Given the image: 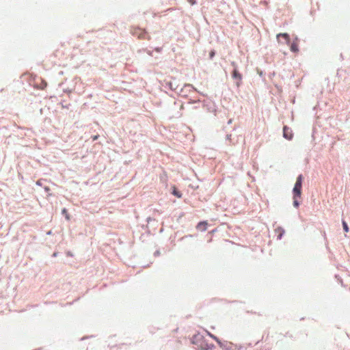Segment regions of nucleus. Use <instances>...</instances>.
<instances>
[{
	"label": "nucleus",
	"instance_id": "obj_4",
	"mask_svg": "<svg viewBox=\"0 0 350 350\" xmlns=\"http://www.w3.org/2000/svg\"><path fill=\"white\" fill-rule=\"evenodd\" d=\"M218 345L224 350H233L232 348V343L228 342V341L222 342L221 340H219Z\"/></svg>",
	"mask_w": 350,
	"mask_h": 350
},
{
	"label": "nucleus",
	"instance_id": "obj_22",
	"mask_svg": "<svg viewBox=\"0 0 350 350\" xmlns=\"http://www.w3.org/2000/svg\"><path fill=\"white\" fill-rule=\"evenodd\" d=\"M214 55H215V52H214V51H211V52L210 53V57H211V58H212Z\"/></svg>",
	"mask_w": 350,
	"mask_h": 350
},
{
	"label": "nucleus",
	"instance_id": "obj_28",
	"mask_svg": "<svg viewBox=\"0 0 350 350\" xmlns=\"http://www.w3.org/2000/svg\"><path fill=\"white\" fill-rule=\"evenodd\" d=\"M176 90V89H172V88L169 89V90H170V92H174V90Z\"/></svg>",
	"mask_w": 350,
	"mask_h": 350
},
{
	"label": "nucleus",
	"instance_id": "obj_17",
	"mask_svg": "<svg viewBox=\"0 0 350 350\" xmlns=\"http://www.w3.org/2000/svg\"><path fill=\"white\" fill-rule=\"evenodd\" d=\"M201 339H202V336H200V335H199V334H198V335H195V336H193V340H201ZM192 342H193V343H196V342H194V340H193V341H192Z\"/></svg>",
	"mask_w": 350,
	"mask_h": 350
},
{
	"label": "nucleus",
	"instance_id": "obj_18",
	"mask_svg": "<svg viewBox=\"0 0 350 350\" xmlns=\"http://www.w3.org/2000/svg\"><path fill=\"white\" fill-rule=\"evenodd\" d=\"M98 137H99V135H96L92 136V141H96V140H97V139H98Z\"/></svg>",
	"mask_w": 350,
	"mask_h": 350
},
{
	"label": "nucleus",
	"instance_id": "obj_2",
	"mask_svg": "<svg viewBox=\"0 0 350 350\" xmlns=\"http://www.w3.org/2000/svg\"><path fill=\"white\" fill-rule=\"evenodd\" d=\"M132 34L137 36L139 39H149V36L145 29L139 27H133L132 29Z\"/></svg>",
	"mask_w": 350,
	"mask_h": 350
},
{
	"label": "nucleus",
	"instance_id": "obj_29",
	"mask_svg": "<svg viewBox=\"0 0 350 350\" xmlns=\"http://www.w3.org/2000/svg\"><path fill=\"white\" fill-rule=\"evenodd\" d=\"M180 92H184V89L183 88L180 89Z\"/></svg>",
	"mask_w": 350,
	"mask_h": 350
},
{
	"label": "nucleus",
	"instance_id": "obj_15",
	"mask_svg": "<svg viewBox=\"0 0 350 350\" xmlns=\"http://www.w3.org/2000/svg\"><path fill=\"white\" fill-rule=\"evenodd\" d=\"M342 228H343V230H344L345 232H349V226H348L347 223L345 220H342Z\"/></svg>",
	"mask_w": 350,
	"mask_h": 350
},
{
	"label": "nucleus",
	"instance_id": "obj_11",
	"mask_svg": "<svg viewBox=\"0 0 350 350\" xmlns=\"http://www.w3.org/2000/svg\"><path fill=\"white\" fill-rule=\"evenodd\" d=\"M62 214L65 217V218L67 221L70 220V216L68 212V210L66 208H64L62 210Z\"/></svg>",
	"mask_w": 350,
	"mask_h": 350
},
{
	"label": "nucleus",
	"instance_id": "obj_26",
	"mask_svg": "<svg viewBox=\"0 0 350 350\" xmlns=\"http://www.w3.org/2000/svg\"><path fill=\"white\" fill-rule=\"evenodd\" d=\"M152 219L151 217H148L147 218V221L149 222L150 221H151Z\"/></svg>",
	"mask_w": 350,
	"mask_h": 350
},
{
	"label": "nucleus",
	"instance_id": "obj_8",
	"mask_svg": "<svg viewBox=\"0 0 350 350\" xmlns=\"http://www.w3.org/2000/svg\"><path fill=\"white\" fill-rule=\"evenodd\" d=\"M232 76L234 79H236L237 80V85L239 86L240 84H239V81H241V75L238 72V71L237 70H234L233 71V73H232Z\"/></svg>",
	"mask_w": 350,
	"mask_h": 350
},
{
	"label": "nucleus",
	"instance_id": "obj_9",
	"mask_svg": "<svg viewBox=\"0 0 350 350\" xmlns=\"http://www.w3.org/2000/svg\"><path fill=\"white\" fill-rule=\"evenodd\" d=\"M293 205L295 208H298L300 205V202L299 201V199L301 198V197H295V196L293 195Z\"/></svg>",
	"mask_w": 350,
	"mask_h": 350
},
{
	"label": "nucleus",
	"instance_id": "obj_7",
	"mask_svg": "<svg viewBox=\"0 0 350 350\" xmlns=\"http://www.w3.org/2000/svg\"><path fill=\"white\" fill-rule=\"evenodd\" d=\"M172 193L178 198H182L183 193L176 187H172Z\"/></svg>",
	"mask_w": 350,
	"mask_h": 350
},
{
	"label": "nucleus",
	"instance_id": "obj_14",
	"mask_svg": "<svg viewBox=\"0 0 350 350\" xmlns=\"http://www.w3.org/2000/svg\"><path fill=\"white\" fill-rule=\"evenodd\" d=\"M291 50L293 52H297L299 51L298 44L295 42H293L291 45Z\"/></svg>",
	"mask_w": 350,
	"mask_h": 350
},
{
	"label": "nucleus",
	"instance_id": "obj_20",
	"mask_svg": "<svg viewBox=\"0 0 350 350\" xmlns=\"http://www.w3.org/2000/svg\"><path fill=\"white\" fill-rule=\"evenodd\" d=\"M160 255V251L159 250H156L154 253V256H158Z\"/></svg>",
	"mask_w": 350,
	"mask_h": 350
},
{
	"label": "nucleus",
	"instance_id": "obj_6",
	"mask_svg": "<svg viewBox=\"0 0 350 350\" xmlns=\"http://www.w3.org/2000/svg\"><path fill=\"white\" fill-rule=\"evenodd\" d=\"M275 231L278 233L277 235V239L279 240L282 239L285 233L284 229L282 227L279 226L276 228Z\"/></svg>",
	"mask_w": 350,
	"mask_h": 350
},
{
	"label": "nucleus",
	"instance_id": "obj_23",
	"mask_svg": "<svg viewBox=\"0 0 350 350\" xmlns=\"http://www.w3.org/2000/svg\"><path fill=\"white\" fill-rule=\"evenodd\" d=\"M46 234H48V235H51V234H52V231H51V230H49V231L46 232Z\"/></svg>",
	"mask_w": 350,
	"mask_h": 350
},
{
	"label": "nucleus",
	"instance_id": "obj_25",
	"mask_svg": "<svg viewBox=\"0 0 350 350\" xmlns=\"http://www.w3.org/2000/svg\"><path fill=\"white\" fill-rule=\"evenodd\" d=\"M209 347H211V349H212L213 347H215V346L213 344H210Z\"/></svg>",
	"mask_w": 350,
	"mask_h": 350
},
{
	"label": "nucleus",
	"instance_id": "obj_1",
	"mask_svg": "<svg viewBox=\"0 0 350 350\" xmlns=\"http://www.w3.org/2000/svg\"><path fill=\"white\" fill-rule=\"evenodd\" d=\"M304 178L302 174H299L297 177L296 182L292 191L293 195L295 196V197H301Z\"/></svg>",
	"mask_w": 350,
	"mask_h": 350
},
{
	"label": "nucleus",
	"instance_id": "obj_5",
	"mask_svg": "<svg viewBox=\"0 0 350 350\" xmlns=\"http://www.w3.org/2000/svg\"><path fill=\"white\" fill-rule=\"evenodd\" d=\"M207 226H208V223L206 221H202L198 224L196 228L198 230L203 232V231L206 230Z\"/></svg>",
	"mask_w": 350,
	"mask_h": 350
},
{
	"label": "nucleus",
	"instance_id": "obj_21",
	"mask_svg": "<svg viewBox=\"0 0 350 350\" xmlns=\"http://www.w3.org/2000/svg\"><path fill=\"white\" fill-rule=\"evenodd\" d=\"M188 2H189L191 3V5H194L196 3V1L195 0H187Z\"/></svg>",
	"mask_w": 350,
	"mask_h": 350
},
{
	"label": "nucleus",
	"instance_id": "obj_3",
	"mask_svg": "<svg viewBox=\"0 0 350 350\" xmlns=\"http://www.w3.org/2000/svg\"><path fill=\"white\" fill-rule=\"evenodd\" d=\"M283 137L288 140H291L293 137V133L291 129L286 125L283 126Z\"/></svg>",
	"mask_w": 350,
	"mask_h": 350
},
{
	"label": "nucleus",
	"instance_id": "obj_12",
	"mask_svg": "<svg viewBox=\"0 0 350 350\" xmlns=\"http://www.w3.org/2000/svg\"><path fill=\"white\" fill-rule=\"evenodd\" d=\"M200 347L202 350H211V347H209V344L202 341L201 342Z\"/></svg>",
	"mask_w": 350,
	"mask_h": 350
},
{
	"label": "nucleus",
	"instance_id": "obj_13",
	"mask_svg": "<svg viewBox=\"0 0 350 350\" xmlns=\"http://www.w3.org/2000/svg\"><path fill=\"white\" fill-rule=\"evenodd\" d=\"M231 137L232 135L230 134H227L226 135V141L229 145L234 144V142L232 140Z\"/></svg>",
	"mask_w": 350,
	"mask_h": 350
},
{
	"label": "nucleus",
	"instance_id": "obj_16",
	"mask_svg": "<svg viewBox=\"0 0 350 350\" xmlns=\"http://www.w3.org/2000/svg\"><path fill=\"white\" fill-rule=\"evenodd\" d=\"M208 335L212 338L213 339H214L217 343L219 342V341L220 340L217 336H215V335H213V334L210 333V332H208Z\"/></svg>",
	"mask_w": 350,
	"mask_h": 350
},
{
	"label": "nucleus",
	"instance_id": "obj_10",
	"mask_svg": "<svg viewBox=\"0 0 350 350\" xmlns=\"http://www.w3.org/2000/svg\"><path fill=\"white\" fill-rule=\"evenodd\" d=\"M283 38L286 42H289V36L288 33H279L277 35V38L279 40L280 38Z\"/></svg>",
	"mask_w": 350,
	"mask_h": 350
},
{
	"label": "nucleus",
	"instance_id": "obj_24",
	"mask_svg": "<svg viewBox=\"0 0 350 350\" xmlns=\"http://www.w3.org/2000/svg\"><path fill=\"white\" fill-rule=\"evenodd\" d=\"M44 189L46 192H48L50 190V189L48 187H46Z\"/></svg>",
	"mask_w": 350,
	"mask_h": 350
},
{
	"label": "nucleus",
	"instance_id": "obj_19",
	"mask_svg": "<svg viewBox=\"0 0 350 350\" xmlns=\"http://www.w3.org/2000/svg\"><path fill=\"white\" fill-rule=\"evenodd\" d=\"M64 92L67 93V94H70V93L72 92V90L70 89H64Z\"/></svg>",
	"mask_w": 350,
	"mask_h": 350
},
{
	"label": "nucleus",
	"instance_id": "obj_27",
	"mask_svg": "<svg viewBox=\"0 0 350 350\" xmlns=\"http://www.w3.org/2000/svg\"><path fill=\"white\" fill-rule=\"evenodd\" d=\"M57 252H54V253L53 254V257L57 256Z\"/></svg>",
	"mask_w": 350,
	"mask_h": 350
},
{
	"label": "nucleus",
	"instance_id": "obj_30",
	"mask_svg": "<svg viewBox=\"0 0 350 350\" xmlns=\"http://www.w3.org/2000/svg\"><path fill=\"white\" fill-rule=\"evenodd\" d=\"M231 122H232V120L230 119V120H228V124H230Z\"/></svg>",
	"mask_w": 350,
	"mask_h": 350
}]
</instances>
